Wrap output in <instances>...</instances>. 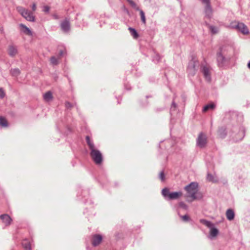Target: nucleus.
<instances>
[{
    "instance_id": "19",
    "label": "nucleus",
    "mask_w": 250,
    "mask_h": 250,
    "mask_svg": "<svg viewBox=\"0 0 250 250\" xmlns=\"http://www.w3.org/2000/svg\"><path fill=\"white\" fill-rule=\"evenodd\" d=\"M0 125L3 127H7L8 123L6 119L3 117L0 116Z\"/></svg>"
},
{
    "instance_id": "37",
    "label": "nucleus",
    "mask_w": 250,
    "mask_h": 250,
    "mask_svg": "<svg viewBox=\"0 0 250 250\" xmlns=\"http://www.w3.org/2000/svg\"><path fill=\"white\" fill-rule=\"evenodd\" d=\"M223 57L221 56V55H219L218 56V60H221V59H223Z\"/></svg>"
},
{
    "instance_id": "8",
    "label": "nucleus",
    "mask_w": 250,
    "mask_h": 250,
    "mask_svg": "<svg viewBox=\"0 0 250 250\" xmlns=\"http://www.w3.org/2000/svg\"><path fill=\"white\" fill-rule=\"evenodd\" d=\"M7 52L8 55L11 57L15 56L18 53L17 47L13 45L8 46Z\"/></svg>"
},
{
    "instance_id": "26",
    "label": "nucleus",
    "mask_w": 250,
    "mask_h": 250,
    "mask_svg": "<svg viewBox=\"0 0 250 250\" xmlns=\"http://www.w3.org/2000/svg\"><path fill=\"white\" fill-rule=\"evenodd\" d=\"M209 29L211 33L213 34H217L219 32L218 28L213 26H210Z\"/></svg>"
},
{
    "instance_id": "25",
    "label": "nucleus",
    "mask_w": 250,
    "mask_h": 250,
    "mask_svg": "<svg viewBox=\"0 0 250 250\" xmlns=\"http://www.w3.org/2000/svg\"><path fill=\"white\" fill-rule=\"evenodd\" d=\"M127 1L133 8H134L136 10H139V7L137 6V4L134 1H133L132 0H127Z\"/></svg>"
},
{
    "instance_id": "23",
    "label": "nucleus",
    "mask_w": 250,
    "mask_h": 250,
    "mask_svg": "<svg viewBox=\"0 0 250 250\" xmlns=\"http://www.w3.org/2000/svg\"><path fill=\"white\" fill-rule=\"evenodd\" d=\"M200 222L208 228H211L212 226V224L210 222L206 220L201 219L200 220Z\"/></svg>"
},
{
    "instance_id": "29",
    "label": "nucleus",
    "mask_w": 250,
    "mask_h": 250,
    "mask_svg": "<svg viewBox=\"0 0 250 250\" xmlns=\"http://www.w3.org/2000/svg\"><path fill=\"white\" fill-rule=\"evenodd\" d=\"M65 107L67 108H71L73 107V106L72 104L68 102H65Z\"/></svg>"
},
{
    "instance_id": "18",
    "label": "nucleus",
    "mask_w": 250,
    "mask_h": 250,
    "mask_svg": "<svg viewBox=\"0 0 250 250\" xmlns=\"http://www.w3.org/2000/svg\"><path fill=\"white\" fill-rule=\"evenodd\" d=\"M215 106V105L213 103L207 104L204 106L203 111V112H206L209 109H213L214 108Z\"/></svg>"
},
{
    "instance_id": "34",
    "label": "nucleus",
    "mask_w": 250,
    "mask_h": 250,
    "mask_svg": "<svg viewBox=\"0 0 250 250\" xmlns=\"http://www.w3.org/2000/svg\"><path fill=\"white\" fill-rule=\"evenodd\" d=\"M180 206L183 208L187 209V206L183 202H181L180 203Z\"/></svg>"
},
{
    "instance_id": "1",
    "label": "nucleus",
    "mask_w": 250,
    "mask_h": 250,
    "mask_svg": "<svg viewBox=\"0 0 250 250\" xmlns=\"http://www.w3.org/2000/svg\"><path fill=\"white\" fill-rule=\"evenodd\" d=\"M85 140L90 151V155L92 160L95 164L97 165H101L103 161L102 153L96 148L94 143L91 141L88 136H86Z\"/></svg>"
},
{
    "instance_id": "28",
    "label": "nucleus",
    "mask_w": 250,
    "mask_h": 250,
    "mask_svg": "<svg viewBox=\"0 0 250 250\" xmlns=\"http://www.w3.org/2000/svg\"><path fill=\"white\" fill-rule=\"evenodd\" d=\"M159 178L162 181L165 180V174L163 171H161L159 174Z\"/></svg>"
},
{
    "instance_id": "32",
    "label": "nucleus",
    "mask_w": 250,
    "mask_h": 250,
    "mask_svg": "<svg viewBox=\"0 0 250 250\" xmlns=\"http://www.w3.org/2000/svg\"><path fill=\"white\" fill-rule=\"evenodd\" d=\"M181 217L184 221H187L189 220V217L187 215L182 216Z\"/></svg>"
},
{
    "instance_id": "22",
    "label": "nucleus",
    "mask_w": 250,
    "mask_h": 250,
    "mask_svg": "<svg viewBox=\"0 0 250 250\" xmlns=\"http://www.w3.org/2000/svg\"><path fill=\"white\" fill-rule=\"evenodd\" d=\"M50 63L52 65H55L58 64L59 61L57 58L55 57H52L50 59Z\"/></svg>"
},
{
    "instance_id": "9",
    "label": "nucleus",
    "mask_w": 250,
    "mask_h": 250,
    "mask_svg": "<svg viewBox=\"0 0 250 250\" xmlns=\"http://www.w3.org/2000/svg\"><path fill=\"white\" fill-rule=\"evenodd\" d=\"M0 218L6 226H9L12 221L11 217L7 214L1 215Z\"/></svg>"
},
{
    "instance_id": "16",
    "label": "nucleus",
    "mask_w": 250,
    "mask_h": 250,
    "mask_svg": "<svg viewBox=\"0 0 250 250\" xmlns=\"http://www.w3.org/2000/svg\"><path fill=\"white\" fill-rule=\"evenodd\" d=\"M226 217L229 220H232L234 217V212L231 209H229L226 211Z\"/></svg>"
},
{
    "instance_id": "38",
    "label": "nucleus",
    "mask_w": 250,
    "mask_h": 250,
    "mask_svg": "<svg viewBox=\"0 0 250 250\" xmlns=\"http://www.w3.org/2000/svg\"><path fill=\"white\" fill-rule=\"evenodd\" d=\"M248 67L250 69V61L248 63Z\"/></svg>"
},
{
    "instance_id": "12",
    "label": "nucleus",
    "mask_w": 250,
    "mask_h": 250,
    "mask_svg": "<svg viewBox=\"0 0 250 250\" xmlns=\"http://www.w3.org/2000/svg\"><path fill=\"white\" fill-rule=\"evenodd\" d=\"M19 26L21 28V31L25 34L28 36H32V32L31 30L27 27L26 25L22 23L19 24Z\"/></svg>"
},
{
    "instance_id": "4",
    "label": "nucleus",
    "mask_w": 250,
    "mask_h": 250,
    "mask_svg": "<svg viewBox=\"0 0 250 250\" xmlns=\"http://www.w3.org/2000/svg\"><path fill=\"white\" fill-rule=\"evenodd\" d=\"M17 10L19 13L26 20L30 21H35V17L33 12L30 11L29 10L25 9L21 6L17 7Z\"/></svg>"
},
{
    "instance_id": "24",
    "label": "nucleus",
    "mask_w": 250,
    "mask_h": 250,
    "mask_svg": "<svg viewBox=\"0 0 250 250\" xmlns=\"http://www.w3.org/2000/svg\"><path fill=\"white\" fill-rule=\"evenodd\" d=\"M12 76L18 77L20 74V71L18 69H14L11 71Z\"/></svg>"
},
{
    "instance_id": "30",
    "label": "nucleus",
    "mask_w": 250,
    "mask_h": 250,
    "mask_svg": "<svg viewBox=\"0 0 250 250\" xmlns=\"http://www.w3.org/2000/svg\"><path fill=\"white\" fill-rule=\"evenodd\" d=\"M207 179L209 181L214 182L213 176L211 174H208V175Z\"/></svg>"
},
{
    "instance_id": "21",
    "label": "nucleus",
    "mask_w": 250,
    "mask_h": 250,
    "mask_svg": "<svg viewBox=\"0 0 250 250\" xmlns=\"http://www.w3.org/2000/svg\"><path fill=\"white\" fill-rule=\"evenodd\" d=\"M218 233V230L216 228H211L210 231V234L212 237H215Z\"/></svg>"
},
{
    "instance_id": "11",
    "label": "nucleus",
    "mask_w": 250,
    "mask_h": 250,
    "mask_svg": "<svg viewBox=\"0 0 250 250\" xmlns=\"http://www.w3.org/2000/svg\"><path fill=\"white\" fill-rule=\"evenodd\" d=\"M202 72L205 77H209L212 76V70L208 66H204L202 67Z\"/></svg>"
},
{
    "instance_id": "3",
    "label": "nucleus",
    "mask_w": 250,
    "mask_h": 250,
    "mask_svg": "<svg viewBox=\"0 0 250 250\" xmlns=\"http://www.w3.org/2000/svg\"><path fill=\"white\" fill-rule=\"evenodd\" d=\"M229 27L232 29L237 30L244 35H247L250 34L248 27L242 22L233 21L230 23Z\"/></svg>"
},
{
    "instance_id": "7",
    "label": "nucleus",
    "mask_w": 250,
    "mask_h": 250,
    "mask_svg": "<svg viewBox=\"0 0 250 250\" xmlns=\"http://www.w3.org/2000/svg\"><path fill=\"white\" fill-rule=\"evenodd\" d=\"M207 143V138L203 133H200L197 139V145L201 147H204Z\"/></svg>"
},
{
    "instance_id": "13",
    "label": "nucleus",
    "mask_w": 250,
    "mask_h": 250,
    "mask_svg": "<svg viewBox=\"0 0 250 250\" xmlns=\"http://www.w3.org/2000/svg\"><path fill=\"white\" fill-rule=\"evenodd\" d=\"M205 17L208 19L210 18L212 15V10L210 4H206L205 9Z\"/></svg>"
},
{
    "instance_id": "20",
    "label": "nucleus",
    "mask_w": 250,
    "mask_h": 250,
    "mask_svg": "<svg viewBox=\"0 0 250 250\" xmlns=\"http://www.w3.org/2000/svg\"><path fill=\"white\" fill-rule=\"evenodd\" d=\"M128 30L130 31L131 35L133 37L134 39H137L138 37V34L134 29L131 27H129L128 28Z\"/></svg>"
},
{
    "instance_id": "5",
    "label": "nucleus",
    "mask_w": 250,
    "mask_h": 250,
    "mask_svg": "<svg viewBox=\"0 0 250 250\" xmlns=\"http://www.w3.org/2000/svg\"><path fill=\"white\" fill-rule=\"evenodd\" d=\"M162 195L168 200H175L180 198L183 193L181 191L170 192L167 188H164L162 191Z\"/></svg>"
},
{
    "instance_id": "6",
    "label": "nucleus",
    "mask_w": 250,
    "mask_h": 250,
    "mask_svg": "<svg viewBox=\"0 0 250 250\" xmlns=\"http://www.w3.org/2000/svg\"><path fill=\"white\" fill-rule=\"evenodd\" d=\"M199 66V62L195 59H193L190 60L188 63V71L189 74L191 75V76H193L195 74Z\"/></svg>"
},
{
    "instance_id": "15",
    "label": "nucleus",
    "mask_w": 250,
    "mask_h": 250,
    "mask_svg": "<svg viewBox=\"0 0 250 250\" xmlns=\"http://www.w3.org/2000/svg\"><path fill=\"white\" fill-rule=\"evenodd\" d=\"M43 98L46 102H49L52 101L53 98L52 93L50 91H47L43 94Z\"/></svg>"
},
{
    "instance_id": "14",
    "label": "nucleus",
    "mask_w": 250,
    "mask_h": 250,
    "mask_svg": "<svg viewBox=\"0 0 250 250\" xmlns=\"http://www.w3.org/2000/svg\"><path fill=\"white\" fill-rule=\"evenodd\" d=\"M62 30L65 32H68L70 29V23L67 20L63 21L61 24Z\"/></svg>"
},
{
    "instance_id": "33",
    "label": "nucleus",
    "mask_w": 250,
    "mask_h": 250,
    "mask_svg": "<svg viewBox=\"0 0 250 250\" xmlns=\"http://www.w3.org/2000/svg\"><path fill=\"white\" fill-rule=\"evenodd\" d=\"M50 9V7L48 6H44L43 11L44 12H48Z\"/></svg>"
},
{
    "instance_id": "31",
    "label": "nucleus",
    "mask_w": 250,
    "mask_h": 250,
    "mask_svg": "<svg viewBox=\"0 0 250 250\" xmlns=\"http://www.w3.org/2000/svg\"><path fill=\"white\" fill-rule=\"evenodd\" d=\"M5 96V92L2 88H0V98H3Z\"/></svg>"
},
{
    "instance_id": "2",
    "label": "nucleus",
    "mask_w": 250,
    "mask_h": 250,
    "mask_svg": "<svg viewBox=\"0 0 250 250\" xmlns=\"http://www.w3.org/2000/svg\"><path fill=\"white\" fill-rule=\"evenodd\" d=\"M185 190L189 194L188 196L191 199H188V202H192L194 200L200 199L202 197L201 194L198 193V184L197 183L192 182L185 188Z\"/></svg>"
},
{
    "instance_id": "10",
    "label": "nucleus",
    "mask_w": 250,
    "mask_h": 250,
    "mask_svg": "<svg viewBox=\"0 0 250 250\" xmlns=\"http://www.w3.org/2000/svg\"><path fill=\"white\" fill-rule=\"evenodd\" d=\"M102 237L101 235L99 234L94 235L92 239V244L94 246H97L99 245L102 241Z\"/></svg>"
},
{
    "instance_id": "35",
    "label": "nucleus",
    "mask_w": 250,
    "mask_h": 250,
    "mask_svg": "<svg viewBox=\"0 0 250 250\" xmlns=\"http://www.w3.org/2000/svg\"><path fill=\"white\" fill-rule=\"evenodd\" d=\"M210 0H202V2L205 4H209Z\"/></svg>"
},
{
    "instance_id": "27",
    "label": "nucleus",
    "mask_w": 250,
    "mask_h": 250,
    "mask_svg": "<svg viewBox=\"0 0 250 250\" xmlns=\"http://www.w3.org/2000/svg\"><path fill=\"white\" fill-rule=\"evenodd\" d=\"M139 11H140V16H141V18L142 21H143V22L144 23H146V18H145L144 12L142 10H140V9Z\"/></svg>"
},
{
    "instance_id": "36",
    "label": "nucleus",
    "mask_w": 250,
    "mask_h": 250,
    "mask_svg": "<svg viewBox=\"0 0 250 250\" xmlns=\"http://www.w3.org/2000/svg\"><path fill=\"white\" fill-rule=\"evenodd\" d=\"M32 8L33 11H36L37 8L36 4L35 3H33Z\"/></svg>"
},
{
    "instance_id": "17",
    "label": "nucleus",
    "mask_w": 250,
    "mask_h": 250,
    "mask_svg": "<svg viewBox=\"0 0 250 250\" xmlns=\"http://www.w3.org/2000/svg\"><path fill=\"white\" fill-rule=\"evenodd\" d=\"M22 245L24 250H30L31 245L30 242L28 240H24L22 242Z\"/></svg>"
}]
</instances>
